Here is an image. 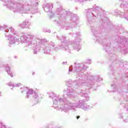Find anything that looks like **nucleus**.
<instances>
[{
	"label": "nucleus",
	"instance_id": "obj_1",
	"mask_svg": "<svg viewBox=\"0 0 128 128\" xmlns=\"http://www.w3.org/2000/svg\"><path fill=\"white\" fill-rule=\"evenodd\" d=\"M75 66L72 69L71 66L69 68V72L73 70L74 72L76 74V78H79L74 82L69 80L66 82V84L68 88L66 90H64V94H66V96L63 95V98L54 92L49 93V98H52L53 102V106L54 108H57L58 110H63L65 112H68L69 110H76V108H81L83 110H88L92 108V106L88 105L84 100L79 99L77 96H74L73 94L74 88H78V86L82 85V80H80L82 78L84 79V76L88 68V66L84 64H78L75 62Z\"/></svg>",
	"mask_w": 128,
	"mask_h": 128
},
{
	"label": "nucleus",
	"instance_id": "obj_2",
	"mask_svg": "<svg viewBox=\"0 0 128 128\" xmlns=\"http://www.w3.org/2000/svg\"><path fill=\"white\" fill-rule=\"evenodd\" d=\"M15 34L11 32L14 34V36L9 34L6 36L5 34L6 38H8L9 40V46H12V44H23L24 46H30L33 44V54H36L38 52L43 50L44 54H48L50 53V48H52L54 50H58V48H54V43L50 42L48 44V41L46 39H39L38 38H36L32 34H28L27 36L24 34V33L21 34L20 38L17 35H16V32L14 30ZM8 34H10L8 32Z\"/></svg>",
	"mask_w": 128,
	"mask_h": 128
},
{
	"label": "nucleus",
	"instance_id": "obj_3",
	"mask_svg": "<svg viewBox=\"0 0 128 128\" xmlns=\"http://www.w3.org/2000/svg\"><path fill=\"white\" fill-rule=\"evenodd\" d=\"M6 6L14 12L20 14H36V0H0Z\"/></svg>",
	"mask_w": 128,
	"mask_h": 128
},
{
	"label": "nucleus",
	"instance_id": "obj_4",
	"mask_svg": "<svg viewBox=\"0 0 128 128\" xmlns=\"http://www.w3.org/2000/svg\"><path fill=\"white\" fill-rule=\"evenodd\" d=\"M62 12L64 14H66V16H71V20L74 22H76V20H78V17L76 16V14L72 13L70 12L65 11L64 10H62V6H60V8H57L54 15L51 16L50 18H54V16H57L58 18H59V20L56 21L57 24H60V26L62 28H64L65 26L66 30H70V28H72V24H66V22L64 21V18L62 16Z\"/></svg>",
	"mask_w": 128,
	"mask_h": 128
},
{
	"label": "nucleus",
	"instance_id": "obj_5",
	"mask_svg": "<svg viewBox=\"0 0 128 128\" xmlns=\"http://www.w3.org/2000/svg\"><path fill=\"white\" fill-rule=\"evenodd\" d=\"M57 38L60 40L62 42V50H64L68 52H70V48H68L70 46H72L73 50H76L77 52H78L80 50V43L82 40L78 38L76 39L75 42H70L68 45V42L66 40V37H62L57 36Z\"/></svg>",
	"mask_w": 128,
	"mask_h": 128
},
{
	"label": "nucleus",
	"instance_id": "obj_6",
	"mask_svg": "<svg viewBox=\"0 0 128 128\" xmlns=\"http://www.w3.org/2000/svg\"><path fill=\"white\" fill-rule=\"evenodd\" d=\"M83 77L84 78H80V80H82V86H86V87L88 88V90L92 88H94V86H96L94 84L96 82H100V80H102V78L100 77V76H88V74H84Z\"/></svg>",
	"mask_w": 128,
	"mask_h": 128
},
{
	"label": "nucleus",
	"instance_id": "obj_7",
	"mask_svg": "<svg viewBox=\"0 0 128 128\" xmlns=\"http://www.w3.org/2000/svg\"><path fill=\"white\" fill-rule=\"evenodd\" d=\"M102 12V8L96 6V4L93 6V8L88 9L86 14L88 22L90 24V21L100 18Z\"/></svg>",
	"mask_w": 128,
	"mask_h": 128
},
{
	"label": "nucleus",
	"instance_id": "obj_8",
	"mask_svg": "<svg viewBox=\"0 0 128 128\" xmlns=\"http://www.w3.org/2000/svg\"><path fill=\"white\" fill-rule=\"evenodd\" d=\"M117 42L118 50L121 52L122 54H126L128 52V39L124 37V36H120L118 39L116 40Z\"/></svg>",
	"mask_w": 128,
	"mask_h": 128
},
{
	"label": "nucleus",
	"instance_id": "obj_9",
	"mask_svg": "<svg viewBox=\"0 0 128 128\" xmlns=\"http://www.w3.org/2000/svg\"><path fill=\"white\" fill-rule=\"evenodd\" d=\"M91 30L96 37V40L99 42L100 44H102V40H104V38H100V36H96V34H100V28L96 27L94 26H91Z\"/></svg>",
	"mask_w": 128,
	"mask_h": 128
},
{
	"label": "nucleus",
	"instance_id": "obj_10",
	"mask_svg": "<svg viewBox=\"0 0 128 128\" xmlns=\"http://www.w3.org/2000/svg\"><path fill=\"white\" fill-rule=\"evenodd\" d=\"M38 98V94L34 92L32 89H28L27 90L26 98Z\"/></svg>",
	"mask_w": 128,
	"mask_h": 128
},
{
	"label": "nucleus",
	"instance_id": "obj_11",
	"mask_svg": "<svg viewBox=\"0 0 128 128\" xmlns=\"http://www.w3.org/2000/svg\"><path fill=\"white\" fill-rule=\"evenodd\" d=\"M3 28L4 30V32H12V34H16L14 32V28L12 27L8 28V26L6 24H4L3 26H0V30Z\"/></svg>",
	"mask_w": 128,
	"mask_h": 128
},
{
	"label": "nucleus",
	"instance_id": "obj_12",
	"mask_svg": "<svg viewBox=\"0 0 128 128\" xmlns=\"http://www.w3.org/2000/svg\"><path fill=\"white\" fill-rule=\"evenodd\" d=\"M52 8H54V6L52 3L44 4L43 6L44 10L46 12H52V10H50V9Z\"/></svg>",
	"mask_w": 128,
	"mask_h": 128
},
{
	"label": "nucleus",
	"instance_id": "obj_13",
	"mask_svg": "<svg viewBox=\"0 0 128 128\" xmlns=\"http://www.w3.org/2000/svg\"><path fill=\"white\" fill-rule=\"evenodd\" d=\"M89 94H90V90L84 91L82 90L80 93V96H82L84 98H85L86 102H88V100H90V96H88Z\"/></svg>",
	"mask_w": 128,
	"mask_h": 128
},
{
	"label": "nucleus",
	"instance_id": "obj_14",
	"mask_svg": "<svg viewBox=\"0 0 128 128\" xmlns=\"http://www.w3.org/2000/svg\"><path fill=\"white\" fill-rule=\"evenodd\" d=\"M104 48H105L106 52H108L109 56H112L114 50H112V48L110 47V44L108 43L106 46H104Z\"/></svg>",
	"mask_w": 128,
	"mask_h": 128
},
{
	"label": "nucleus",
	"instance_id": "obj_15",
	"mask_svg": "<svg viewBox=\"0 0 128 128\" xmlns=\"http://www.w3.org/2000/svg\"><path fill=\"white\" fill-rule=\"evenodd\" d=\"M30 26V22H28V20H26L25 22H23L22 24L19 25L20 28H26L28 26Z\"/></svg>",
	"mask_w": 128,
	"mask_h": 128
},
{
	"label": "nucleus",
	"instance_id": "obj_16",
	"mask_svg": "<svg viewBox=\"0 0 128 128\" xmlns=\"http://www.w3.org/2000/svg\"><path fill=\"white\" fill-rule=\"evenodd\" d=\"M4 68L6 70V72H7L8 74L11 76V78H12L14 76V75L12 74V71H10V65L6 64L4 66Z\"/></svg>",
	"mask_w": 128,
	"mask_h": 128
},
{
	"label": "nucleus",
	"instance_id": "obj_17",
	"mask_svg": "<svg viewBox=\"0 0 128 128\" xmlns=\"http://www.w3.org/2000/svg\"><path fill=\"white\" fill-rule=\"evenodd\" d=\"M8 85L9 86H12V88H18V86H20L21 84L20 83H18V84H12V83L11 82H9Z\"/></svg>",
	"mask_w": 128,
	"mask_h": 128
},
{
	"label": "nucleus",
	"instance_id": "obj_18",
	"mask_svg": "<svg viewBox=\"0 0 128 128\" xmlns=\"http://www.w3.org/2000/svg\"><path fill=\"white\" fill-rule=\"evenodd\" d=\"M116 84H112L111 85V90L110 92H116Z\"/></svg>",
	"mask_w": 128,
	"mask_h": 128
},
{
	"label": "nucleus",
	"instance_id": "obj_19",
	"mask_svg": "<svg viewBox=\"0 0 128 128\" xmlns=\"http://www.w3.org/2000/svg\"><path fill=\"white\" fill-rule=\"evenodd\" d=\"M28 88L27 87H23L20 88L21 92L24 93L28 92Z\"/></svg>",
	"mask_w": 128,
	"mask_h": 128
},
{
	"label": "nucleus",
	"instance_id": "obj_20",
	"mask_svg": "<svg viewBox=\"0 0 128 128\" xmlns=\"http://www.w3.org/2000/svg\"><path fill=\"white\" fill-rule=\"evenodd\" d=\"M73 36L74 38H80V32H78L75 34H74Z\"/></svg>",
	"mask_w": 128,
	"mask_h": 128
},
{
	"label": "nucleus",
	"instance_id": "obj_21",
	"mask_svg": "<svg viewBox=\"0 0 128 128\" xmlns=\"http://www.w3.org/2000/svg\"><path fill=\"white\" fill-rule=\"evenodd\" d=\"M86 64H92V60L87 59L86 61Z\"/></svg>",
	"mask_w": 128,
	"mask_h": 128
},
{
	"label": "nucleus",
	"instance_id": "obj_22",
	"mask_svg": "<svg viewBox=\"0 0 128 128\" xmlns=\"http://www.w3.org/2000/svg\"><path fill=\"white\" fill-rule=\"evenodd\" d=\"M78 2H86L88 0H78Z\"/></svg>",
	"mask_w": 128,
	"mask_h": 128
},
{
	"label": "nucleus",
	"instance_id": "obj_23",
	"mask_svg": "<svg viewBox=\"0 0 128 128\" xmlns=\"http://www.w3.org/2000/svg\"><path fill=\"white\" fill-rule=\"evenodd\" d=\"M122 114H119V118H122Z\"/></svg>",
	"mask_w": 128,
	"mask_h": 128
},
{
	"label": "nucleus",
	"instance_id": "obj_24",
	"mask_svg": "<svg viewBox=\"0 0 128 128\" xmlns=\"http://www.w3.org/2000/svg\"><path fill=\"white\" fill-rule=\"evenodd\" d=\"M76 118L77 120H78V118H80V116H76Z\"/></svg>",
	"mask_w": 128,
	"mask_h": 128
},
{
	"label": "nucleus",
	"instance_id": "obj_25",
	"mask_svg": "<svg viewBox=\"0 0 128 128\" xmlns=\"http://www.w3.org/2000/svg\"><path fill=\"white\" fill-rule=\"evenodd\" d=\"M2 96V92L0 91V96Z\"/></svg>",
	"mask_w": 128,
	"mask_h": 128
},
{
	"label": "nucleus",
	"instance_id": "obj_26",
	"mask_svg": "<svg viewBox=\"0 0 128 128\" xmlns=\"http://www.w3.org/2000/svg\"><path fill=\"white\" fill-rule=\"evenodd\" d=\"M34 74V72H32V75Z\"/></svg>",
	"mask_w": 128,
	"mask_h": 128
},
{
	"label": "nucleus",
	"instance_id": "obj_27",
	"mask_svg": "<svg viewBox=\"0 0 128 128\" xmlns=\"http://www.w3.org/2000/svg\"><path fill=\"white\" fill-rule=\"evenodd\" d=\"M48 32H50V30H48Z\"/></svg>",
	"mask_w": 128,
	"mask_h": 128
},
{
	"label": "nucleus",
	"instance_id": "obj_28",
	"mask_svg": "<svg viewBox=\"0 0 128 128\" xmlns=\"http://www.w3.org/2000/svg\"><path fill=\"white\" fill-rule=\"evenodd\" d=\"M36 104H38V101L36 102Z\"/></svg>",
	"mask_w": 128,
	"mask_h": 128
},
{
	"label": "nucleus",
	"instance_id": "obj_29",
	"mask_svg": "<svg viewBox=\"0 0 128 128\" xmlns=\"http://www.w3.org/2000/svg\"><path fill=\"white\" fill-rule=\"evenodd\" d=\"M63 64H64V62H63Z\"/></svg>",
	"mask_w": 128,
	"mask_h": 128
},
{
	"label": "nucleus",
	"instance_id": "obj_30",
	"mask_svg": "<svg viewBox=\"0 0 128 128\" xmlns=\"http://www.w3.org/2000/svg\"><path fill=\"white\" fill-rule=\"evenodd\" d=\"M127 110H128V109Z\"/></svg>",
	"mask_w": 128,
	"mask_h": 128
}]
</instances>
